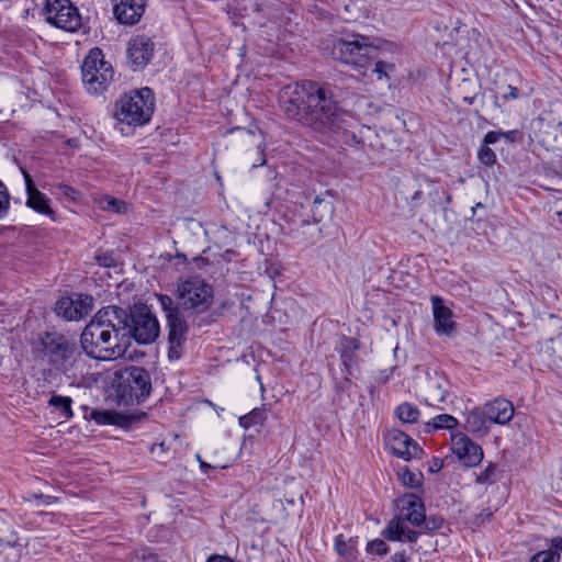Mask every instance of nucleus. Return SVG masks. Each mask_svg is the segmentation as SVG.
<instances>
[{"label":"nucleus","mask_w":562,"mask_h":562,"mask_svg":"<svg viewBox=\"0 0 562 562\" xmlns=\"http://www.w3.org/2000/svg\"><path fill=\"white\" fill-rule=\"evenodd\" d=\"M139 344H150L159 335L157 318L149 312L140 311L128 315L117 306L101 308L85 327L80 336L85 352L94 359L109 361L125 355L130 336Z\"/></svg>","instance_id":"1"},{"label":"nucleus","mask_w":562,"mask_h":562,"mask_svg":"<svg viewBox=\"0 0 562 562\" xmlns=\"http://www.w3.org/2000/svg\"><path fill=\"white\" fill-rule=\"evenodd\" d=\"M279 102L285 114L316 132L333 133L348 145L358 144L352 128L358 126L356 117L341 109L330 90L315 81H302L284 87Z\"/></svg>","instance_id":"2"},{"label":"nucleus","mask_w":562,"mask_h":562,"mask_svg":"<svg viewBox=\"0 0 562 562\" xmlns=\"http://www.w3.org/2000/svg\"><path fill=\"white\" fill-rule=\"evenodd\" d=\"M396 502L400 514L387 522L382 530V536L389 541L414 543L420 532L411 529L407 522L422 527L426 513L424 503L419 496L413 493L398 497Z\"/></svg>","instance_id":"3"},{"label":"nucleus","mask_w":562,"mask_h":562,"mask_svg":"<svg viewBox=\"0 0 562 562\" xmlns=\"http://www.w3.org/2000/svg\"><path fill=\"white\" fill-rule=\"evenodd\" d=\"M41 345L42 352L49 364L68 376H77V368L81 364L82 357L75 342L63 335L47 333L42 338Z\"/></svg>","instance_id":"4"},{"label":"nucleus","mask_w":562,"mask_h":562,"mask_svg":"<svg viewBox=\"0 0 562 562\" xmlns=\"http://www.w3.org/2000/svg\"><path fill=\"white\" fill-rule=\"evenodd\" d=\"M176 297L183 312L200 315L212 306L214 291L204 279L190 277L177 282Z\"/></svg>","instance_id":"5"},{"label":"nucleus","mask_w":562,"mask_h":562,"mask_svg":"<svg viewBox=\"0 0 562 562\" xmlns=\"http://www.w3.org/2000/svg\"><path fill=\"white\" fill-rule=\"evenodd\" d=\"M154 111V94L149 88L124 94L115 104V119L127 125L147 123Z\"/></svg>","instance_id":"6"},{"label":"nucleus","mask_w":562,"mask_h":562,"mask_svg":"<svg viewBox=\"0 0 562 562\" xmlns=\"http://www.w3.org/2000/svg\"><path fill=\"white\" fill-rule=\"evenodd\" d=\"M117 396L125 404L140 403L151 392L149 372L140 367H130L117 373Z\"/></svg>","instance_id":"7"},{"label":"nucleus","mask_w":562,"mask_h":562,"mask_svg":"<svg viewBox=\"0 0 562 562\" xmlns=\"http://www.w3.org/2000/svg\"><path fill=\"white\" fill-rule=\"evenodd\" d=\"M82 82L91 94H101L113 80L114 71L110 63L104 60L100 48H92L86 56L82 67Z\"/></svg>","instance_id":"8"},{"label":"nucleus","mask_w":562,"mask_h":562,"mask_svg":"<svg viewBox=\"0 0 562 562\" xmlns=\"http://www.w3.org/2000/svg\"><path fill=\"white\" fill-rule=\"evenodd\" d=\"M333 56L346 64L363 67L374 56L376 47L369 38L359 34L348 35L346 38H338L333 44Z\"/></svg>","instance_id":"9"},{"label":"nucleus","mask_w":562,"mask_h":562,"mask_svg":"<svg viewBox=\"0 0 562 562\" xmlns=\"http://www.w3.org/2000/svg\"><path fill=\"white\" fill-rule=\"evenodd\" d=\"M44 14L48 23L67 32L81 26L79 11L70 0H46Z\"/></svg>","instance_id":"10"},{"label":"nucleus","mask_w":562,"mask_h":562,"mask_svg":"<svg viewBox=\"0 0 562 562\" xmlns=\"http://www.w3.org/2000/svg\"><path fill=\"white\" fill-rule=\"evenodd\" d=\"M423 396L427 405L438 409H445V404L449 397V381L437 371L427 373L423 385Z\"/></svg>","instance_id":"11"},{"label":"nucleus","mask_w":562,"mask_h":562,"mask_svg":"<svg viewBox=\"0 0 562 562\" xmlns=\"http://www.w3.org/2000/svg\"><path fill=\"white\" fill-rule=\"evenodd\" d=\"M451 451L467 467H476L483 460V449L463 432L451 436Z\"/></svg>","instance_id":"12"},{"label":"nucleus","mask_w":562,"mask_h":562,"mask_svg":"<svg viewBox=\"0 0 562 562\" xmlns=\"http://www.w3.org/2000/svg\"><path fill=\"white\" fill-rule=\"evenodd\" d=\"M385 443L394 456L406 461L419 459L423 454L418 443L401 430H391L385 437Z\"/></svg>","instance_id":"13"},{"label":"nucleus","mask_w":562,"mask_h":562,"mask_svg":"<svg viewBox=\"0 0 562 562\" xmlns=\"http://www.w3.org/2000/svg\"><path fill=\"white\" fill-rule=\"evenodd\" d=\"M154 42L146 35H137L127 43V57L134 70L147 66L154 53Z\"/></svg>","instance_id":"14"},{"label":"nucleus","mask_w":562,"mask_h":562,"mask_svg":"<svg viewBox=\"0 0 562 562\" xmlns=\"http://www.w3.org/2000/svg\"><path fill=\"white\" fill-rule=\"evenodd\" d=\"M514 413L513 403L503 397H497L483 406L485 419L498 425L508 424L513 419Z\"/></svg>","instance_id":"15"},{"label":"nucleus","mask_w":562,"mask_h":562,"mask_svg":"<svg viewBox=\"0 0 562 562\" xmlns=\"http://www.w3.org/2000/svg\"><path fill=\"white\" fill-rule=\"evenodd\" d=\"M434 328L439 335H451L454 331L456 323L452 319V311L443 304L441 297H431Z\"/></svg>","instance_id":"16"},{"label":"nucleus","mask_w":562,"mask_h":562,"mask_svg":"<svg viewBox=\"0 0 562 562\" xmlns=\"http://www.w3.org/2000/svg\"><path fill=\"white\" fill-rule=\"evenodd\" d=\"M25 187L27 193L26 205L40 214H44L55 221V212L49 206L48 198L36 189L31 176L24 171Z\"/></svg>","instance_id":"17"},{"label":"nucleus","mask_w":562,"mask_h":562,"mask_svg":"<svg viewBox=\"0 0 562 562\" xmlns=\"http://www.w3.org/2000/svg\"><path fill=\"white\" fill-rule=\"evenodd\" d=\"M167 325L169 328V344H173V350L176 348H181L182 344L186 340V335L188 331V325L183 319L182 314L167 319Z\"/></svg>","instance_id":"18"},{"label":"nucleus","mask_w":562,"mask_h":562,"mask_svg":"<svg viewBox=\"0 0 562 562\" xmlns=\"http://www.w3.org/2000/svg\"><path fill=\"white\" fill-rule=\"evenodd\" d=\"M314 223L330 220L334 213L333 203L322 195L315 196L311 209Z\"/></svg>","instance_id":"19"},{"label":"nucleus","mask_w":562,"mask_h":562,"mask_svg":"<svg viewBox=\"0 0 562 562\" xmlns=\"http://www.w3.org/2000/svg\"><path fill=\"white\" fill-rule=\"evenodd\" d=\"M358 341L355 338L342 337L337 347L347 374L350 373V364L353 361L355 352L358 350Z\"/></svg>","instance_id":"20"},{"label":"nucleus","mask_w":562,"mask_h":562,"mask_svg":"<svg viewBox=\"0 0 562 562\" xmlns=\"http://www.w3.org/2000/svg\"><path fill=\"white\" fill-rule=\"evenodd\" d=\"M92 420L99 425H123L125 417L113 411L93 409L90 414Z\"/></svg>","instance_id":"21"},{"label":"nucleus","mask_w":562,"mask_h":562,"mask_svg":"<svg viewBox=\"0 0 562 562\" xmlns=\"http://www.w3.org/2000/svg\"><path fill=\"white\" fill-rule=\"evenodd\" d=\"M55 311L58 316H63L67 321L80 319V312H76V304L71 297H61L56 302Z\"/></svg>","instance_id":"22"},{"label":"nucleus","mask_w":562,"mask_h":562,"mask_svg":"<svg viewBox=\"0 0 562 562\" xmlns=\"http://www.w3.org/2000/svg\"><path fill=\"white\" fill-rule=\"evenodd\" d=\"M94 202L103 211H112L117 214H123L127 211L126 203L112 195H100L94 199Z\"/></svg>","instance_id":"23"},{"label":"nucleus","mask_w":562,"mask_h":562,"mask_svg":"<svg viewBox=\"0 0 562 562\" xmlns=\"http://www.w3.org/2000/svg\"><path fill=\"white\" fill-rule=\"evenodd\" d=\"M266 418V411L263 408H254L249 414L239 417V425L245 429L257 425L262 426Z\"/></svg>","instance_id":"24"},{"label":"nucleus","mask_w":562,"mask_h":562,"mask_svg":"<svg viewBox=\"0 0 562 562\" xmlns=\"http://www.w3.org/2000/svg\"><path fill=\"white\" fill-rule=\"evenodd\" d=\"M156 296L167 319L182 314L181 306L178 303L176 304L172 297L167 294H157Z\"/></svg>","instance_id":"25"},{"label":"nucleus","mask_w":562,"mask_h":562,"mask_svg":"<svg viewBox=\"0 0 562 562\" xmlns=\"http://www.w3.org/2000/svg\"><path fill=\"white\" fill-rule=\"evenodd\" d=\"M395 414L403 423H415L419 417V411L411 403H402L395 409Z\"/></svg>","instance_id":"26"},{"label":"nucleus","mask_w":562,"mask_h":562,"mask_svg":"<svg viewBox=\"0 0 562 562\" xmlns=\"http://www.w3.org/2000/svg\"><path fill=\"white\" fill-rule=\"evenodd\" d=\"M541 139L546 145L554 146L562 140V126H542Z\"/></svg>","instance_id":"27"},{"label":"nucleus","mask_w":562,"mask_h":562,"mask_svg":"<svg viewBox=\"0 0 562 562\" xmlns=\"http://www.w3.org/2000/svg\"><path fill=\"white\" fill-rule=\"evenodd\" d=\"M458 424L456 417L449 414H440L434 417L427 426L431 427L434 430L438 429H452Z\"/></svg>","instance_id":"28"},{"label":"nucleus","mask_w":562,"mask_h":562,"mask_svg":"<svg viewBox=\"0 0 562 562\" xmlns=\"http://www.w3.org/2000/svg\"><path fill=\"white\" fill-rule=\"evenodd\" d=\"M497 468L495 463L490 462L483 471H481L475 479L477 484L491 485L497 482Z\"/></svg>","instance_id":"29"},{"label":"nucleus","mask_w":562,"mask_h":562,"mask_svg":"<svg viewBox=\"0 0 562 562\" xmlns=\"http://www.w3.org/2000/svg\"><path fill=\"white\" fill-rule=\"evenodd\" d=\"M485 417L482 412L472 411L469 412L465 418V424L469 430L475 432L485 429Z\"/></svg>","instance_id":"30"},{"label":"nucleus","mask_w":562,"mask_h":562,"mask_svg":"<svg viewBox=\"0 0 562 562\" xmlns=\"http://www.w3.org/2000/svg\"><path fill=\"white\" fill-rule=\"evenodd\" d=\"M398 475L402 483L407 487L414 488L422 484L423 475L420 472H412L408 469H404Z\"/></svg>","instance_id":"31"},{"label":"nucleus","mask_w":562,"mask_h":562,"mask_svg":"<svg viewBox=\"0 0 562 562\" xmlns=\"http://www.w3.org/2000/svg\"><path fill=\"white\" fill-rule=\"evenodd\" d=\"M49 404L58 409L65 417H70L71 413V400L69 397L55 395L49 400Z\"/></svg>","instance_id":"32"},{"label":"nucleus","mask_w":562,"mask_h":562,"mask_svg":"<svg viewBox=\"0 0 562 562\" xmlns=\"http://www.w3.org/2000/svg\"><path fill=\"white\" fill-rule=\"evenodd\" d=\"M76 304V312H80V319L87 316L92 310V297L89 295H79L74 299Z\"/></svg>","instance_id":"33"},{"label":"nucleus","mask_w":562,"mask_h":562,"mask_svg":"<svg viewBox=\"0 0 562 562\" xmlns=\"http://www.w3.org/2000/svg\"><path fill=\"white\" fill-rule=\"evenodd\" d=\"M560 558L561 555L557 550L549 549L533 554L530 562H559Z\"/></svg>","instance_id":"34"},{"label":"nucleus","mask_w":562,"mask_h":562,"mask_svg":"<svg viewBox=\"0 0 562 562\" xmlns=\"http://www.w3.org/2000/svg\"><path fill=\"white\" fill-rule=\"evenodd\" d=\"M443 522H445V519L441 516L431 515V516L427 517L425 515V520H423L422 526L424 527V529L426 531H435V530L440 529L442 527Z\"/></svg>","instance_id":"35"},{"label":"nucleus","mask_w":562,"mask_h":562,"mask_svg":"<svg viewBox=\"0 0 562 562\" xmlns=\"http://www.w3.org/2000/svg\"><path fill=\"white\" fill-rule=\"evenodd\" d=\"M10 194L7 187L0 181V220L3 218L9 210Z\"/></svg>","instance_id":"36"},{"label":"nucleus","mask_w":562,"mask_h":562,"mask_svg":"<svg viewBox=\"0 0 562 562\" xmlns=\"http://www.w3.org/2000/svg\"><path fill=\"white\" fill-rule=\"evenodd\" d=\"M479 160L485 166H493L496 162L495 153L486 145H484L477 154Z\"/></svg>","instance_id":"37"},{"label":"nucleus","mask_w":562,"mask_h":562,"mask_svg":"<svg viewBox=\"0 0 562 562\" xmlns=\"http://www.w3.org/2000/svg\"><path fill=\"white\" fill-rule=\"evenodd\" d=\"M367 551L369 553H376L379 555L386 554L389 551V547L382 539H374L370 541L367 546Z\"/></svg>","instance_id":"38"},{"label":"nucleus","mask_w":562,"mask_h":562,"mask_svg":"<svg viewBox=\"0 0 562 562\" xmlns=\"http://www.w3.org/2000/svg\"><path fill=\"white\" fill-rule=\"evenodd\" d=\"M27 501L36 502L37 506H42V505L47 506V505H52V504L56 503L58 501V498L55 496H50V495L32 493L29 496Z\"/></svg>","instance_id":"39"},{"label":"nucleus","mask_w":562,"mask_h":562,"mask_svg":"<svg viewBox=\"0 0 562 562\" xmlns=\"http://www.w3.org/2000/svg\"><path fill=\"white\" fill-rule=\"evenodd\" d=\"M394 70V65L393 64H389V63H385V61H378L375 64V68H374V72L378 74V78L381 79L382 76H386L389 71H393Z\"/></svg>","instance_id":"40"},{"label":"nucleus","mask_w":562,"mask_h":562,"mask_svg":"<svg viewBox=\"0 0 562 562\" xmlns=\"http://www.w3.org/2000/svg\"><path fill=\"white\" fill-rule=\"evenodd\" d=\"M503 136V133L502 132H495V131H491V132H487L484 136V145L488 146L490 144H495L496 142L499 140V138Z\"/></svg>","instance_id":"41"},{"label":"nucleus","mask_w":562,"mask_h":562,"mask_svg":"<svg viewBox=\"0 0 562 562\" xmlns=\"http://www.w3.org/2000/svg\"><path fill=\"white\" fill-rule=\"evenodd\" d=\"M347 543L342 539V536H338L335 539V550L339 555H346L347 554Z\"/></svg>","instance_id":"42"},{"label":"nucleus","mask_w":562,"mask_h":562,"mask_svg":"<svg viewBox=\"0 0 562 562\" xmlns=\"http://www.w3.org/2000/svg\"><path fill=\"white\" fill-rule=\"evenodd\" d=\"M206 562H235V560L227 555L213 554L207 558Z\"/></svg>","instance_id":"43"},{"label":"nucleus","mask_w":562,"mask_h":562,"mask_svg":"<svg viewBox=\"0 0 562 562\" xmlns=\"http://www.w3.org/2000/svg\"><path fill=\"white\" fill-rule=\"evenodd\" d=\"M4 540H5V544L9 547L21 546L19 537L16 536V533L14 531L11 532L9 537L4 538Z\"/></svg>","instance_id":"44"},{"label":"nucleus","mask_w":562,"mask_h":562,"mask_svg":"<svg viewBox=\"0 0 562 562\" xmlns=\"http://www.w3.org/2000/svg\"><path fill=\"white\" fill-rule=\"evenodd\" d=\"M507 90H508V92L504 93V95H503L505 100H509V99L515 100L519 97V92L516 87L508 86Z\"/></svg>","instance_id":"45"},{"label":"nucleus","mask_w":562,"mask_h":562,"mask_svg":"<svg viewBox=\"0 0 562 562\" xmlns=\"http://www.w3.org/2000/svg\"><path fill=\"white\" fill-rule=\"evenodd\" d=\"M443 467V462L442 460H439V459H434L431 464L429 465V471L430 472H438L442 469Z\"/></svg>","instance_id":"46"},{"label":"nucleus","mask_w":562,"mask_h":562,"mask_svg":"<svg viewBox=\"0 0 562 562\" xmlns=\"http://www.w3.org/2000/svg\"><path fill=\"white\" fill-rule=\"evenodd\" d=\"M258 149L260 151V159L252 164L254 168L259 167V166H263L266 164V158H265V155H263L265 148H262L261 145L258 144Z\"/></svg>","instance_id":"47"},{"label":"nucleus","mask_w":562,"mask_h":562,"mask_svg":"<svg viewBox=\"0 0 562 562\" xmlns=\"http://www.w3.org/2000/svg\"><path fill=\"white\" fill-rule=\"evenodd\" d=\"M391 559L393 562H407L408 560L405 552H396L392 555Z\"/></svg>","instance_id":"48"},{"label":"nucleus","mask_w":562,"mask_h":562,"mask_svg":"<svg viewBox=\"0 0 562 562\" xmlns=\"http://www.w3.org/2000/svg\"><path fill=\"white\" fill-rule=\"evenodd\" d=\"M58 188H59L60 192H63L66 195H72L77 192L74 188H71L67 184H59Z\"/></svg>","instance_id":"49"},{"label":"nucleus","mask_w":562,"mask_h":562,"mask_svg":"<svg viewBox=\"0 0 562 562\" xmlns=\"http://www.w3.org/2000/svg\"><path fill=\"white\" fill-rule=\"evenodd\" d=\"M238 132L240 133L241 139L246 142L255 137V134L251 131L238 130Z\"/></svg>","instance_id":"50"},{"label":"nucleus","mask_w":562,"mask_h":562,"mask_svg":"<svg viewBox=\"0 0 562 562\" xmlns=\"http://www.w3.org/2000/svg\"><path fill=\"white\" fill-rule=\"evenodd\" d=\"M552 549L559 551H562V537H557L552 539Z\"/></svg>","instance_id":"51"},{"label":"nucleus","mask_w":562,"mask_h":562,"mask_svg":"<svg viewBox=\"0 0 562 562\" xmlns=\"http://www.w3.org/2000/svg\"><path fill=\"white\" fill-rule=\"evenodd\" d=\"M180 357L179 348H176L173 350V344H170L169 348V358L171 359H178Z\"/></svg>","instance_id":"52"},{"label":"nucleus","mask_w":562,"mask_h":562,"mask_svg":"<svg viewBox=\"0 0 562 562\" xmlns=\"http://www.w3.org/2000/svg\"><path fill=\"white\" fill-rule=\"evenodd\" d=\"M97 260L99 261L100 265H102L104 267L111 266V259L105 256H98Z\"/></svg>","instance_id":"53"},{"label":"nucleus","mask_w":562,"mask_h":562,"mask_svg":"<svg viewBox=\"0 0 562 562\" xmlns=\"http://www.w3.org/2000/svg\"><path fill=\"white\" fill-rule=\"evenodd\" d=\"M196 459H198V461H199V463H200V468H201V470H202L204 473H206V472H207V470L211 468V465H210L209 463L204 462V461L201 459L200 454H196Z\"/></svg>","instance_id":"54"},{"label":"nucleus","mask_w":562,"mask_h":562,"mask_svg":"<svg viewBox=\"0 0 562 562\" xmlns=\"http://www.w3.org/2000/svg\"><path fill=\"white\" fill-rule=\"evenodd\" d=\"M515 136H516V132L515 131H510V132H507V133H503L502 137H505L508 140H514Z\"/></svg>","instance_id":"55"},{"label":"nucleus","mask_w":562,"mask_h":562,"mask_svg":"<svg viewBox=\"0 0 562 562\" xmlns=\"http://www.w3.org/2000/svg\"><path fill=\"white\" fill-rule=\"evenodd\" d=\"M269 209V202H267V200L265 201L263 205L258 207V212L259 213H267V210Z\"/></svg>","instance_id":"56"},{"label":"nucleus","mask_w":562,"mask_h":562,"mask_svg":"<svg viewBox=\"0 0 562 562\" xmlns=\"http://www.w3.org/2000/svg\"><path fill=\"white\" fill-rule=\"evenodd\" d=\"M480 516L483 518V520L488 519L492 516V512H490L488 509L483 510Z\"/></svg>","instance_id":"57"},{"label":"nucleus","mask_w":562,"mask_h":562,"mask_svg":"<svg viewBox=\"0 0 562 562\" xmlns=\"http://www.w3.org/2000/svg\"><path fill=\"white\" fill-rule=\"evenodd\" d=\"M463 100L469 103V104H472L473 101H474V97H464Z\"/></svg>","instance_id":"58"},{"label":"nucleus","mask_w":562,"mask_h":562,"mask_svg":"<svg viewBox=\"0 0 562 562\" xmlns=\"http://www.w3.org/2000/svg\"><path fill=\"white\" fill-rule=\"evenodd\" d=\"M5 543V540L3 538H0V547Z\"/></svg>","instance_id":"59"},{"label":"nucleus","mask_w":562,"mask_h":562,"mask_svg":"<svg viewBox=\"0 0 562 562\" xmlns=\"http://www.w3.org/2000/svg\"><path fill=\"white\" fill-rule=\"evenodd\" d=\"M5 543V540L3 538H0V547Z\"/></svg>","instance_id":"60"}]
</instances>
